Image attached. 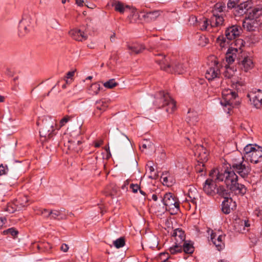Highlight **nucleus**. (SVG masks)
<instances>
[{"label": "nucleus", "mask_w": 262, "mask_h": 262, "mask_svg": "<svg viewBox=\"0 0 262 262\" xmlns=\"http://www.w3.org/2000/svg\"><path fill=\"white\" fill-rule=\"evenodd\" d=\"M209 176L216 182L224 181L227 186L236 194H244L246 192L245 186L237 182L238 177L233 171H220L214 169L211 170Z\"/></svg>", "instance_id": "obj_1"}, {"label": "nucleus", "mask_w": 262, "mask_h": 262, "mask_svg": "<svg viewBox=\"0 0 262 262\" xmlns=\"http://www.w3.org/2000/svg\"><path fill=\"white\" fill-rule=\"evenodd\" d=\"M154 104L159 108L166 107V111L171 114L176 110V102L167 93L160 92L156 94Z\"/></svg>", "instance_id": "obj_2"}, {"label": "nucleus", "mask_w": 262, "mask_h": 262, "mask_svg": "<svg viewBox=\"0 0 262 262\" xmlns=\"http://www.w3.org/2000/svg\"><path fill=\"white\" fill-rule=\"evenodd\" d=\"M230 169L225 170L233 171L237 172L242 178L247 177L251 171L250 165L244 161V157H234L232 159V164Z\"/></svg>", "instance_id": "obj_3"}, {"label": "nucleus", "mask_w": 262, "mask_h": 262, "mask_svg": "<svg viewBox=\"0 0 262 262\" xmlns=\"http://www.w3.org/2000/svg\"><path fill=\"white\" fill-rule=\"evenodd\" d=\"M244 154L247 160L254 164L262 162V147L256 145L249 144L244 148Z\"/></svg>", "instance_id": "obj_4"}, {"label": "nucleus", "mask_w": 262, "mask_h": 262, "mask_svg": "<svg viewBox=\"0 0 262 262\" xmlns=\"http://www.w3.org/2000/svg\"><path fill=\"white\" fill-rule=\"evenodd\" d=\"M56 125V120L50 116H45L42 119V127L39 134L40 136L47 139L51 138Z\"/></svg>", "instance_id": "obj_5"}, {"label": "nucleus", "mask_w": 262, "mask_h": 262, "mask_svg": "<svg viewBox=\"0 0 262 262\" xmlns=\"http://www.w3.org/2000/svg\"><path fill=\"white\" fill-rule=\"evenodd\" d=\"M162 200L171 214H176L180 211V202L179 199L172 193H166Z\"/></svg>", "instance_id": "obj_6"}, {"label": "nucleus", "mask_w": 262, "mask_h": 262, "mask_svg": "<svg viewBox=\"0 0 262 262\" xmlns=\"http://www.w3.org/2000/svg\"><path fill=\"white\" fill-rule=\"evenodd\" d=\"M222 100L221 103L222 105L233 107L236 104V99L237 93L230 89H225L222 91Z\"/></svg>", "instance_id": "obj_7"}, {"label": "nucleus", "mask_w": 262, "mask_h": 262, "mask_svg": "<svg viewBox=\"0 0 262 262\" xmlns=\"http://www.w3.org/2000/svg\"><path fill=\"white\" fill-rule=\"evenodd\" d=\"M195 155L198 156V162L200 163L196 166V170L200 172H203L204 169V162L208 160L207 150L203 146L198 145L196 148Z\"/></svg>", "instance_id": "obj_8"}, {"label": "nucleus", "mask_w": 262, "mask_h": 262, "mask_svg": "<svg viewBox=\"0 0 262 262\" xmlns=\"http://www.w3.org/2000/svg\"><path fill=\"white\" fill-rule=\"evenodd\" d=\"M31 18L29 15L24 16L20 21L18 26V35L20 37L24 36L30 31Z\"/></svg>", "instance_id": "obj_9"}, {"label": "nucleus", "mask_w": 262, "mask_h": 262, "mask_svg": "<svg viewBox=\"0 0 262 262\" xmlns=\"http://www.w3.org/2000/svg\"><path fill=\"white\" fill-rule=\"evenodd\" d=\"M247 96L249 98L254 107L257 108H260L262 107L261 90H257L255 91L251 92L248 94Z\"/></svg>", "instance_id": "obj_10"}, {"label": "nucleus", "mask_w": 262, "mask_h": 262, "mask_svg": "<svg viewBox=\"0 0 262 262\" xmlns=\"http://www.w3.org/2000/svg\"><path fill=\"white\" fill-rule=\"evenodd\" d=\"M241 32L242 29L239 26L234 25L227 28L225 35L228 40H231L238 37Z\"/></svg>", "instance_id": "obj_11"}, {"label": "nucleus", "mask_w": 262, "mask_h": 262, "mask_svg": "<svg viewBox=\"0 0 262 262\" xmlns=\"http://www.w3.org/2000/svg\"><path fill=\"white\" fill-rule=\"evenodd\" d=\"M155 61L160 65L161 69L168 71L170 68L169 58L163 54L155 55Z\"/></svg>", "instance_id": "obj_12"}, {"label": "nucleus", "mask_w": 262, "mask_h": 262, "mask_svg": "<svg viewBox=\"0 0 262 262\" xmlns=\"http://www.w3.org/2000/svg\"><path fill=\"white\" fill-rule=\"evenodd\" d=\"M103 193L106 196L114 198L119 195V188L115 183L111 182L105 187Z\"/></svg>", "instance_id": "obj_13"}, {"label": "nucleus", "mask_w": 262, "mask_h": 262, "mask_svg": "<svg viewBox=\"0 0 262 262\" xmlns=\"http://www.w3.org/2000/svg\"><path fill=\"white\" fill-rule=\"evenodd\" d=\"M28 198L27 196L19 197L14 202V205L16 207L15 209H14L12 207L10 208L9 206H8L6 211L10 213H12L15 210H21L28 205Z\"/></svg>", "instance_id": "obj_14"}, {"label": "nucleus", "mask_w": 262, "mask_h": 262, "mask_svg": "<svg viewBox=\"0 0 262 262\" xmlns=\"http://www.w3.org/2000/svg\"><path fill=\"white\" fill-rule=\"evenodd\" d=\"M134 177L135 178L134 180H132V182L133 181L136 180L137 181H139V184L133 183H132V192L134 193L137 192L138 190H139L140 193L143 195V199L145 198V193L140 189V183L142 179V176L140 174V171L137 168L136 171L132 175V177Z\"/></svg>", "instance_id": "obj_15"}, {"label": "nucleus", "mask_w": 262, "mask_h": 262, "mask_svg": "<svg viewBox=\"0 0 262 262\" xmlns=\"http://www.w3.org/2000/svg\"><path fill=\"white\" fill-rule=\"evenodd\" d=\"M236 202L233 201L232 198L225 197V199L222 202V211L225 214H229L231 211L235 209Z\"/></svg>", "instance_id": "obj_16"}, {"label": "nucleus", "mask_w": 262, "mask_h": 262, "mask_svg": "<svg viewBox=\"0 0 262 262\" xmlns=\"http://www.w3.org/2000/svg\"><path fill=\"white\" fill-rule=\"evenodd\" d=\"M239 66L243 71L247 72L254 68V63L251 57L246 56L243 58Z\"/></svg>", "instance_id": "obj_17"}, {"label": "nucleus", "mask_w": 262, "mask_h": 262, "mask_svg": "<svg viewBox=\"0 0 262 262\" xmlns=\"http://www.w3.org/2000/svg\"><path fill=\"white\" fill-rule=\"evenodd\" d=\"M241 45L238 49L233 47L228 49L226 55V60L229 65L234 62L235 59L236 58L237 53L238 50H241Z\"/></svg>", "instance_id": "obj_18"}, {"label": "nucleus", "mask_w": 262, "mask_h": 262, "mask_svg": "<svg viewBox=\"0 0 262 262\" xmlns=\"http://www.w3.org/2000/svg\"><path fill=\"white\" fill-rule=\"evenodd\" d=\"M251 9L247 16L248 18L258 21V19L262 16V6H256Z\"/></svg>", "instance_id": "obj_19"}, {"label": "nucleus", "mask_w": 262, "mask_h": 262, "mask_svg": "<svg viewBox=\"0 0 262 262\" xmlns=\"http://www.w3.org/2000/svg\"><path fill=\"white\" fill-rule=\"evenodd\" d=\"M220 70L217 66L210 68L207 70L205 73V77L209 80H213L215 78H219L220 76Z\"/></svg>", "instance_id": "obj_20"}, {"label": "nucleus", "mask_w": 262, "mask_h": 262, "mask_svg": "<svg viewBox=\"0 0 262 262\" xmlns=\"http://www.w3.org/2000/svg\"><path fill=\"white\" fill-rule=\"evenodd\" d=\"M69 33L71 36L77 41H82L87 38V36L84 32L78 29L70 31Z\"/></svg>", "instance_id": "obj_21"}, {"label": "nucleus", "mask_w": 262, "mask_h": 262, "mask_svg": "<svg viewBox=\"0 0 262 262\" xmlns=\"http://www.w3.org/2000/svg\"><path fill=\"white\" fill-rule=\"evenodd\" d=\"M224 23V19L222 14H213L210 20V25L211 28L223 26Z\"/></svg>", "instance_id": "obj_22"}, {"label": "nucleus", "mask_w": 262, "mask_h": 262, "mask_svg": "<svg viewBox=\"0 0 262 262\" xmlns=\"http://www.w3.org/2000/svg\"><path fill=\"white\" fill-rule=\"evenodd\" d=\"M251 8V3L249 2H245L238 5L235 7L237 14L243 15Z\"/></svg>", "instance_id": "obj_23"}, {"label": "nucleus", "mask_w": 262, "mask_h": 262, "mask_svg": "<svg viewBox=\"0 0 262 262\" xmlns=\"http://www.w3.org/2000/svg\"><path fill=\"white\" fill-rule=\"evenodd\" d=\"M161 15L160 11H154L151 12H148L142 14V17L144 21L146 22H150L155 20Z\"/></svg>", "instance_id": "obj_24"}, {"label": "nucleus", "mask_w": 262, "mask_h": 262, "mask_svg": "<svg viewBox=\"0 0 262 262\" xmlns=\"http://www.w3.org/2000/svg\"><path fill=\"white\" fill-rule=\"evenodd\" d=\"M172 236L174 237L175 243L177 244H182L185 239L184 232L179 228L174 230Z\"/></svg>", "instance_id": "obj_25"}, {"label": "nucleus", "mask_w": 262, "mask_h": 262, "mask_svg": "<svg viewBox=\"0 0 262 262\" xmlns=\"http://www.w3.org/2000/svg\"><path fill=\"white\" fill-rule=\"evenodd\" d=\"M47 218L50 217L51 219L64 220L66 219V214H63L61 210H53L48 212L46 215Z\"/></svg>", "instance_id": "obj_26"}, {"label": "nucleus", "mask_w": 262, "mask_h": 262, "mask_svg": "<svg viewBox=\"0 0 262 262\" xmlns=\"http://www.w3.org/2000/svg\"><path fill=\"white\" fill-rule=\"evenodd\" d=\"M215 187L216 185L212 179H207L205 181L203 190L207 194H211L214 192Z\"/></svg>", "instance_id": "obj_27"}, {"label": "nucleus", "mask_w": 262, "mask_h": 262, "mask_svg": "<svg viewBox=\"0 0 262 262\" xmlns=\"http://www.w3.org/2000/svg\"><path fill=\"white\" fill-rule=\"evenodd\" d=\"M146 172L148 174L149 178L155 179L158 175L154 168V163L151 161H148L146 164Z\"/></svg>", "instance_id": "obj_28"}, {"label": "nucleus", "mask_w": 262, "mask_h": 262, "mask_svg": "<svg viewBox=\"0 0 262 262\" xmlns=\"http://www.w3.org/2000/svg\"><path fill=\"white\" fill-rule=\"evenodd\" d=\"M199 194L197 189L194 187L190 188L188 192L187 201H191L193 204L196 203Z\"/></svg>", "instance_id": "obj_29"}, {"label": "nucleus", "mask_w": 262, "mask_h": 262, "mask_svg": "<svg viewBox=\"0 0 262 262\" xmlns=\"http://www.w3.org/2000/svg\"><path fill=\"white\" fill-rule=\"evenodd\" d=\"M81 142L80 141H69L67 146L70 150L78 152L81 149Z\"/></svg>", "instance_id": "obj_30"}, {"label": "nucleus", "mask_w": 262, "mask_h": 262, "mask_svg": "<svg viewBox=\"0 0 262 262\" xmlns=\"http://www.w3.org/2000/svg\"><path fill=\"white\" fill-rule=\"evenodd\" d=\"M257 23V21L254 20H251L248 18V16H246L245 19L243 22V26L247 31H251L254 30L255 25Z\"/></svg>", "instance_id": "obj_31"}, {"label": "nucleus", "mask_w": 262, "mask_h": 262, "mask_svg": "<svg viewBox=\"0 0 262 262\" xmlns=\"http://www.w3.org/2000/svg\"><path fill=\"white\" fill-rule=\"evenodd\" d=\"M225 68V70L223 73L224 76L229 79L233 78L236 72V69L230 67L229 65H226Z\"/></svg>", "instance_id": "obj_32"}, {"label": "nucleus", "mask_w": 262, "mask_h": 262, "mask_svg": "<svg viewBox=\"0 0 262 262\" xmlns=\"http://www.w3.org/2000/svg\"><path fill=\"white\" fill-rule=\"evenodd\" d=\"M142 14H144V12L139 11L137 9L132 7V18L137 23H140L144 20L142 17Z\"/></svg>", "instance_id": "obj_33"}, {"label": "nucleus", "mask_w": 262, "mask_h": 262, "mask_svg": "<svg viewBox=\"0 0 262 262\" xmlns=\"http://www.w3.org/2000/svg\"><path fill=\"white\" fill-rule=\"evenodd\" d=\"M226 8L225 4L223 3H217L213 7V14L219 15V13L222 12Z\"/></svg>", "instance_id": "obj_34"}, {"label": "nucleus", "mask_w": 262, "mask_h": 262, "mask_svg": "<svg viewBox=\"0 0 262 262\" xmlns=\"http://www.w3.org/2000/svg\"><path fill=\"white\" fill-rule=\"evenodd\" d=\"M172 68L174 72L180 74L183 73L186 71V66L183 63L178 62L175 63L174 66L172 65Z\"/></svg>", "instance_id": "obj_35"}, {"label": "nucleus", "mask_w": 262, "mask_h": 262, "mask_svg": "<svg viewBox=\"0 0 262 262\" xmlns=\"http://www.w3.org/2000/svg\"><path fill=\"white\" fill-rule=\"evenodd\" d=\"M183 251L185 253L192 254L194 251V247L190 242H184L183 245Z\"/></svg>", "instance_id": "obj_36"}, {"label": "nucleus", "mask_w": 262, "mask_h": 262, "mask_svg": "<svg viewBox=\"0 0 262 262\" xmlns=\"http://www.w3.org/2000/svg\"><path fill=\"white\" fill-rule=\"evenodd\" d=\"M107 107V105L105 102L101 101H98L96 103V108L95 114H98V111H99L100 112L104 111L106 107Z\"/></svg>", "instance_id": "obj_37"}, {"label": "nucleus", "mask_w": 262, "mask_h": 262, "mask_svg": "<svg viewBox=\"0 0 262 262\" xmlns=\"http://www.w3.org/2000/svg\"><path fill=\"white\" fill-rule=\"evenodd\" d=\"M115 6V9L116 11L119 12L121 13H123L125 10V9H130V6L126 5L124 6L122 3L120 2L116 3L113 5Z\"/></svg>", "instance_id": "obj_38"}, {"label": "nucleus", "mask_w": 262, "mask_h": 262, "mask_svg": "<svg viewBox=\"0 0 262 262\" xmlns=\"http://www.w3.org/2000/svg\"><path fill=\"white\" fill-rule=\"evenodd\" d=\"M198 121V116L196 113H190L187 118V122L190 125H195Z\"/></svg>", "instance_id": "obj_39"}, {"label": "nucleus", "mask_w": 262, "mask_h": 262, "mask_svg": "<svg viewBox=\"0 0 262 262\" xmlns=\"http://www.w3.org/2000/svg\"><path fill=\"white\" fill-rule=\"evenodd\" d=\"M182 251V247L181 244H177L175 243L174 246L171 247L169 248V252L172 254H175L177 253L181 252Z\"/></svg>", "instance_id": "obj_40"}, {"label": "nucleus", "mask_w": 262, "mask_h": 262, "mask_svg": "<svg viewBox=\"0 0 262 262\" xmlns=\"http://www.w3.org/2000/svg\"><path fill=\"white\" fill-rule=\"evenodd\" d=\"M125 239L121 237L113 242L114 246L117 249L123 247L125 245Z\"/></svg>", "instance_id": "obj_41"}, {"label": "nucleus", "mask_w": 262, "mask_h": 262, "mask_svg": "<svg viewBox=\"0 0 262 262\" xmlns=\"http://www.w3.org/2000/svg\"><path fill=\"white\" fill-rule=\"evenodd\" d=\"M216 42L222 49L229 44V42L226 41V39L223 36H220L216 39Z\"/></svg>", "instance_id": "obj_42"}, {"label": "nucleus", "mask_w": 262, "mask_h": 262, "mask_svg": "<svg viewBox=\"0 0 262 262\" xmlns=\"http://www.w3.org/2000/svg\"><path fill=\"white\" fill-rule=\"evenodd\" d=\"M199 26L201 30H206L209 26V23L207 18H204L199 23Z\"/></svg>", "instance_id": "obj_43"}, {"label": "nucleus", "mask_w": 262, "mask_h": 262, "mask_svg": "<svg viewBox=\"0 0 262 262\" xmlns=\"http://www.w3.org/2000/svg\"><path fill=\"white\" fill-rule=\"evenodd\" d=\"M231 82H232L231 86L233 89H236L237 91L240 90L241 88L244 84V83L243 81H242L241 80H232Z\"/></svg>", "instance_id": "obj_44"}, {"label": "nucleus", "mask_w": 262, "mask_h": 262, "mask_svg": "<svg viewBox=\"0 0 262 262\" xmlns=\"http://www.w3.org/2000/svg\"><path fill=\"white\" fill-rule=\"evenodd\" d=\"M100 85L98 83H95L92 84L91 86L90 90L93 93V94L97 95L98 94L100 90Z\"/></svg>", "instance_id": "obj_45"}, {"label": "nucleus", "mask_w": 262, "mask_h": 262, "mask_svg": "<svg viewBox=\"0 0 262 262\" xmlns=\"http://www.w3.org/2000/svg\"><path fill=\"white\" fill-rule=\"evenodd\" d=\"M210 237H211V239L212 241H213V240L224 241V240H225V235H224L218 234L216 232L212 233Z\"/></svg>", "instance_id": "obj_46"}, {"label": "nucleus", "mask_w": 262, "mask_h": 262, "mask_svg": "<svg viewBox=\"0 0 262 262\" xmlns=\"http://www.w3.org/2000/svg\"><path fill=\"white\" fill-rule=\"evenodd\" d=\"M117 85L118 83L116 82L114 79H110L103 83L104 86L108 89H112Z\"/></svg>", "instance_id": "obj_47"}, {"label": "nucleus", "mask_w": 262, "mask_h": 262, "mask_svg": "<svg viewBox=\"0 0 262 262\" xmlns=\"http://www.w3.org/2000/svg\"><path fill=\"white\" fill-rule=\"evenodd\" d=\"M209 42V39L205 36H200L198 40V44L203 47L207 45Z\"/></svg>", "instance_id": "obj_48"}, {"label": "nucleus", "mask_w": 262, "mask_h": 262, "mask_svg": "<svg viewBox=\"0 0 262 262\" xmlns=\"http://www.w3.org/2000/svg\"><path fill=\"white\" fill-rule=\"evenodd\" d=\"M144 47L142 45L138 43H134L132 46V53L138 54L144 50Z\"/></svg>", "instance_id": "obj_49"}, {"label": "nucleus", "mask_w": 262, "mask_h": 262, "mask_svg": "<svg viewBox=\"0 0 262 262\" xmlns=\"http://www.w3.org/2000/svg\"><path fill=\"white\" fill-rule=\"evenodd\" d=\"M212 242L215 245L217 250L219 251H221L225 248L224 241L213 240Z\"/></svg>", "instance_id": "obj_50"}, {"label": "nucleus", "mask_w": 262, "mask_h": 262, "mask_svg": "<svg viewBox=\"0 0 262 262\" xmlns=\"http://www.w3.org/2000/svg\"><path fill=\"white\" fill-rule=\"evenodd\" d=\"M4 234H11L13 237H15L18 233V232L14 228H9L3 231Z\"/></svg>", "instance_id": "obj_51"}, {"label": "nucleus", "mask_w": 262, "mask_h": 262, "mask_svg": "<svg viewBox=\"0 0 262 262\" xmlns=\"http://www.w3.org/2000/svg\"><path fill=\"white\" fill-rule=\"evenodd\" d=\"M217 193L222 195L225 199V197H228V190H227L224 186H220L217 189Z\"/></svg>", "instance_id": "obj_52"}, {"label": "nucleus", "mask_w": 262, "mask_h": 262, "mask_svg": "<svg viewBox=\"0 0 262 262\" xmlns=\"http://www.w3.org/2000/svg\"><path fill=\"white\" fill-rule=\"evenodd\" d=\"M152 146V144L150 141L148 140H144L143 141L141 146H140V148L143 150L144 149L151 148Z\"/></svg>", "instance_id": "obj_53"}, {"label": "nucleus", "mask_w": 262, "mask_h": 262, "mask_svg": "<svg viewBox=\"0 0 262 262\" xmlns=\"http://www.w3.org/2000/svg\"><path fill=\"white\" fill-rule=\"evenodd\" d=\"M170 178L163 174L161 177V181L162 182L163 185L169 186L172 185V181L169 180Z\"/></svg>", "instance_id": "obj_54"}, {"label": "nucleus", "mask_w": 262, "mask_h": 262, "mask_svg": "<svg viewBox=\"0 0 262 262\" xmlns=\"http://www.w3.org/2000/svg\"><path fill=\"white\" fill-rule=\"evenodd\" d=\"M169 257L168 253H161L158 256V259L160 262H165Z\"/></svg>", "instance_id": "obj_55"}, {"label": "nucleus", "mask_w": 262, "mask_h": 262, "mask_svg": "<svg viewBox=\"0 0 262 262\" xmlns=\"http://www.w3.org/2000/svg\"><path fill=\"white\" fill-rule=\"evenodd\" d=\"M239 225L241 227L243 228V230H245L246 227H249L250 226V224L248 220H241L239 221Z\"/></svg>", "instance_id": "obj_56"}, {"label": "nucleus", "mask_w": 262, "mask_h": 262, "mask_svg": "<svg viewBox=\"0 0 262 262\" xmlns=\"http://www.w3.org/2000/svg\"><path fill=\"white\" fill-rule=\"evenodd\" d=\"M71 119V117L68 116L64 117L60 121V128L64 126Z\"/></svg>", "instance_id": "obj_57"}, {"label": "nucleus", "mask_w": 262, "mask_h": 262, "mask_svg": "<svg viewBox=\"0 0 262 262\" xmlns=\"http://www.w3.org/2000/svg\"><path fill=\"white\" fill-rule=\"evenodd\" d=\"M8 171V168L7 165L1 164L0 165V176L6 174Z\"/></svg>", "instance_id": "obj_58"}, {"label": "nucleus", "mask_w": 262, "mask_h": 262, "mask_svg": "<svg viewBox=\"0 0 262 262\" xmlns=\"http://www.w3.org/2000/svg\"><path fill=\"white\" fill-rule=\"evenodd\" d=\"M237 3V2L236 0H229L228 3H227V7L228 8H235L236 7V5Z\"/></svg>", "instance_id": "obj_59"}, {"label": "nucleus", "mask_w": 262, "mask_h": 262, "mask_svg": "<svg viewBox=\"0 0 262 262\" xmlns=\"http://www.w3.org/2000/svg\"><path fill=\"white\" fill-rule=\"evenodd\" d=\"M129 180H126L124 182V184L123 185L121 186V189L124 191H126L127 190V189H128V186L129 185Z\"/></svg>", "instance_id": "obj_60"}, {"label": "nucleus", "mask_w": 262, "mask_h": 262, "mask_svg": "<svg viewBox=\"0 0 262 262\" xmlns=\"http://www.w3.org/2000/svg\"><path fill=\"white\" fill-rule=\"evenodd\" d=\"M254 213L257 216L262 218V207L258 209L255 210Z\"/></svg>", "instance_id": "obj_61"}, {"label": "nucleus", "mask_w": 262, "mask_h": 262, "mask_svg": "<svg viewBox=\"0 0 262 262\" xmlns=\"http://www.w3.org/2000/svg\"><path fill=\"white\" fill-rule=\"evenodd\" d=\"M60 249L64 252H66L68 251L69 246L66 244H62L60 247Z\"/></svg>", "instance_id": "obj_62"}, {"label": "nucleus", "mask_w": 262, "mask_h": 262, "mask_svg": "<svg viewBox=\"0 0 262 262\" xmlns=\"http://www.w3.org/2000/svg\"><path fill=\"white\" fill-rule=\"evenodd\" d=\"M74 73H75V72L74 71H70V72H68L65 78L70 79L71 80H72V77L74 75Z\"/></svg>", "instance_id": "obj_63"}, {"label": "nucleus", "mask_w": 262, "mask_h": 262, "mask_svg": "<svg viewBox=\"0 0 262 262\" xmlns=\"http://www.w3.org/2000/svg\"><path fill=\"white\" fill-rule=\"evenodd\" d=\"M103 143V140L100 139L98 141H96L94 142V146L95 147H99Z\"/></svg>", "instance_id": "obj_64"}]
</instances>
